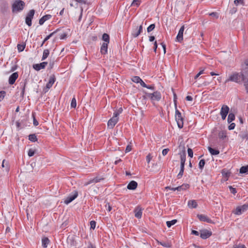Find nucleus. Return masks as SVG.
<instances>
[{
	"mask_svg": "<svg viewBox=\"0 0 248 248\" xmlns=\"http://www.w3.org/2000/svg\"><path fill=\"white\" fill-rule=\"evenodd\" d=\"M141 3V0H133L131 6L138 7Z\"/></svg>",
	"mask_w": 248,
	"mask_h": 248,
	"instance_id": "72a5a7b5",
	"label": "nucleus"
},
{
	"mask_svg": "<svg viewBox=\"0 0 248 248\" xmlns=\"http://www.w3.org/2000/svg\"><path fill=\"white\" fill-rule=\"evenodd\" d=\"M28 155L30 157L34 155V151L30 149L28 151Z\"/></svg>",
	"mask_w": 248,
	"mask_h": 248,
	"instance_id": "8fccbe9b",
	"label": "nucleus"
},
{
	"mask_svg": "<svg viewBox=\"0 0 248 248\" xmlns=\"http://www.w3.org/2000/svg\"><path fill=\"white\" fill-rule=\"evenodd\" d=\"M139 83H140V85L142 87H146V84L143 81V80L142 79H141V80L140 81Z\"/></svg>",
	"mask_w": 248,
	"mask_h": 248,
	"instance_id": "338daca9",
	"label": "nucleus"
},
{
	"mask_svg": "<svg viewBox=\"0 0 248 248\" xmlns=\"http://www.w3.org/2000/svg\"><path fill=\"white\" fill-rule=\"evenodd\" d=\"M54 64V61L53 60L51 61L50 60L49 62V67L50 69H52Z\"/></svg>",
	"mask_w": 248,
	"mask_h": 248,
	"instance_id": "4d7b16f0",
	"label": "nucleus"
},
{
	"mask_svg": "<svg viewBox=\"0 0 248 248\" xmlns=\"http://www.w3.org/2000/svg\"><path fill=\"white\" fill-rule=\"evenodd\" d=\"M1 166H2V168H4V167H5L6 170H8V169H9L8 164L7 162H6V161H5V159H4L2 161Z\"/></svg>",
	"mask_w": 248,
	"mask_h": 248,
	"instance_id": "58836bf2",
	"label": "nucleus"
},
{
	"mask_svg": "<svg viewBox=\"0 0 248 248\" xmlns=\"http://www.w3.org/2000/svg\"><path fill=\"white\" fill-rule=\"evenodd\" d=\"M177 220L176 219H173L171 221H168L166 222L167 226L168 227L170 228L172 225H174Z\"/></svg>",
	"mask_w": 248,
	"mask_h": 248,
	"instance_id": "cd10ccee",
	"label": "nucleus"
},
{
	"mask_svg": "<svg viewBox=\"0 0 248 248\" xmlns=\"http://www.w3.org/2000/svg\"><path fill=\"white\" fill-rule=\"evenodd\" d=\"M29 140L31 141L35 142L37 140V139L35 134H31L29 136Z\"/></svg>",
	"mask_w": 248,
	"mask_h": 248,
	"instance_id": "c85d7f7f",
	"label": "nucleus"
},
{
	"mask_svg": "<svg viewBox=\"0 0 248 248\" xmlns=\"http://www.w3.org/2000/svg\"><path fill=\"white\" fill-rule=\"evenodd\" d=\"M212 235V232L207 230H202L201 231L200 236L202 238L205 239L209 237Z\"/></svg>",
	"mask_w": 248,
	"mask_h": 248,
	"instance_id": "6e6552de",
	"label": "nucleus"
},
{
	"mask_svg": "<svg viewBox=\"0 0 248 248\" xmlns=\"http://www.w3.org/2000/svg\"><path fill=\"white\" fill-rule=\"evenodd\" d=\"M33 117V124L34 126H37L38 125L39 123L37 120L35 119L34 113H32V114Z\"/></svg>",
	"mask_w": 248,
	"mask_h": 248,
	"instance_id": "79ce46f5",
	"label": "nucleus"
},
{
	"mask_svg": "<svg viewBox=\"0 0 248 248\" xmlns=\"http://www.w3.org/2000/svg\"><path fill=\"white\" fill-rule=\"evenodd\" d=\"M181 162H185L186 161V154L184 153L183 154L181 155L180 156Z\"/></svg>",
	"mask_w": 248,
	"mask_h": 248,
	"instance_id": "49530a36",
	"label": "nucleus"
},
{
	"mask_svg": "<svg viewBox=\"0 0 248 248\" xmlns=\"http://www.w3.org/2000/svg\"><path fill=\"white\" fill-rule=\"evenodd\" d=\"M131 150V146L130 145L127 146L126 149H125V152L128 153L130 152Z\"/></svg>",
	"mask_w": 248,
	"mask_h": 248,
	"instance_id": "0e129e2a",
	"label": "nucleus"
},
{
	"mask_svg": "<svg viewBox=\"0 0 248 248\" xmlns=\"http://www.w3.org/2000/svg\"><path fill=\"white\" fill-rule=\"evenodd\" d=\"M137 186V183L135 181H132L128 184L127 188L130 190H135Z\"/></svg>",
	"mask_w": 248,
	"mask_h": 248,
	"instance_id": "f3484780",
	"label": "nucleus"
},
{
	"mask_svg": "<svg viewBox=\"0 0 248 248\" xmlns=\"http://www.w3.org/2000/svg\"><path fill=\"white\" fill-rule=\"evenodd\" d=\"M240 173H248V165L242 167L240 169Z\"/></svg>",
	"mask_w": 248,
	"mask_h": 248,
	"instance_id": "bb28decb",
	"label": "nucleus"
},
{
	"mask_svg": "<svg viewBox=\"0 0 248 248\" xmlns=\"http://www.w3.org/2000/svg\"><path fill=\"white\" fill-rule=\"evenodd\" d=\"M47 64V62H44L39 64H35L33 65V68L36 71H39L41 69H44Z\"/></svg>",
	"mask_w": 248,
	"mask_h": 248,
	"instance_id": "f8f14e48",
	"label": "nucleus"
},
{
	"mask_svg": "<svg viewBox=\"0 0 248 248\" xmlns=\"http://www.w3.org/2000/svg\"><path fill=\"white\" fill-rule=\"evenodd\" d=\"M187 152L188 156L190 157H192L193 155V152L191 148H188Z\"/></svg>",
	"mask_w": 248,
	"mask_h": 248,
	"instance_id": "09e8293b",
	"label": "nucleus"
},
{
	"mask_svg": "<svg viewBox=\"0 0 248 248\" xmlns=\"http://www.w3.org/2000/svg\"><path fill=\"white\" fill-rule=\"evenodd\" d=\"M192 234H194V235H197V236H198L199 235V232L198 231H197L192 230Z\"/></svg>",
	"mask_w": 248,
	"mask_h": 248,
	"instance_id": "774afa93",
	"label": "nucleus"
},
{
	"mask_svg": "<svg viewBox=\"0 0 248 248\" xmlns=\"http://www.w3.org/2000/svg\"><path fill=\"white\" fill-rule=\"evenodd\" d=\"M229 81L239 84L243 82L246 92L248 93V67L243 68L240 73L234 72L229 75V78L225 80V83Z\"/></svg>",
	"mask_w": 248,
	"mask_h": 248,
	"instance_id": "f257e3e1",
	"label": "nucleus"
},
{
	"mask_svg": "<svg viewBox=\"0 0 248 248\" xmlns=\"http://www.w3.org/2000/svg\"><path fill=\"white\" fill-rule=\"evenodd\" d=\"M208 149L212 155H217L219 154V151L218 150L213 149L211 147H208Z\"/></svg>",
	"mask_w": 248,
	"mask_h": 248,
	"instance_id": "5701e85b",
	"label": "nucleus"
},
{
	"mask_svg": "<svg viewBox=\"0 0 248 248\" xmlns=\"http://www.w3.org/2000/svg\"><path fill=\"white\" fill-rule=\"evenodd\" d=\"M185 30L184 25L182 26L177 35L176 39L179 42H181L183 40V33Z\"/></svg>",
	"mask_w": 248,
	"mask_h": 248,
	"instance_id": "2eb2a0df",
	"label": "nucleus"
},
{
	"mask_svg": "<svg viewBox=\"0 0 248 248\" xmlns=\"http://www.w3.org/2000/svg\"><path fill=\"white\" fill-rule=\"evenodd\" d=\"M169 151V149H168V148L163 149L162 151V152L163 155H164V156L168 154Z\"/></svg>",
	"mask_w": 248,
	"mask_h": 248,
	"instance_id": "6e6d98bb",
	"label": "nucleus"
},
{
	"mask_svg": "<svg viewBox=\"0 0 248 248\" xmlns=\"http://www.w3.org/2000/svg\"><path fill=\"white\" fill-rule=\"evenodd\" d=\"M147 96L153 101H159L161 97L160 93L157 91L153 93H147Z\"/></svg>",
	"mask_w": 248,
	"mask_h": 248,
	"instance_id": "0eeeda50",
	"label": "nucleus"
},
{
	"mask_svg": "<svg viewBox=\"0 0 248 248\" xmlns=\"http://www.w3.org/2000/svg\"><path fill=\"white\" fill-rule=\"evenodd\" d=\"M187 205L189 208H195L197 206V202L195 200L189 201Z\"/></svg>",
	"mask_w": 248,
	"mask_h": 248,
	"instance_id": "4be33fe9",
	"label": "nucleus"
},
{
	"mask_svg": "<svg viewBox=\"0 0 248 248\" xmlns=\"http://www.w3.org/2000/svg\"><path fill=\"white\" fill-rule=\"evenodd\" d=\"M204 70H201L195 76V79H196L201 75L203 73Z\"/></svg>",
	"mask_w": 248,
	"mask_h": 248,
	"instance_id": "864d4df0",
	"label": "nucleus"
},
{
	"mask_svg": "<svg viewBox=\"0 0 248 248\" xmlns=\"http://www.w3.org/2000/svg\"><path fill=\"white\" fill-rule=\"evenodd\" d=\"M234 3L236 5H238L239 4H244L243 0H235Z\"/></svg>",
	"mask_w": 248,
	"mask_h": 248,
	"instance_id": "a18cd8bd",
	"label": "nucleus"
},
{
	"mask_svg": "<svg viewBox=\"0 0 248 248\" xmlns=\"http://www.w3.org/2000/svg\"><path fill=\"white\" fill-rule=\"evenodd\" d=\"M248 210V203L245 204L242 206H237L235 210L232 212L237 215L242 214L243 213Z\"/></svg>",
	"mask_w": 248,
	"mask_h": 248,
	"instance_id": "20e7f679",
	"label": "nucleus"
},
{
	"mask_svg": "<svg viewBox=\"0 0 248 248\" xmlns=\"http://www.w3.org/2000/svg\"><path fill=\"white\" fill-rule=\"evenodd\" d=\"M236 11H237V9L236 8L233 7L230 10V14L232 15V14L235 13L236 12Z\"/></svg>",
	"mask_w": 248,
	"mask_h": 248,
	"instance_id": "052dcab7",
	"label": "nucleus"
},
{
	"mask_svg": "<svg viewBox=\"0 0 248 248\" xmlns=\"http://www.w3.org/2000/svg\"><path fill=\"white\" fill-rule=\"evenodd\" d=\"M184 169L180 168V170L177 175V177L178 179L181 178L182 177V176H183V173H184Z\"/></svg>",
	"mask_w": 248,
	"mask_h": 248,
	"instance_id": "de8ad7c7",
	"label": "nucleus"
},
{
	"mask_svg": "<svg viewBox=\"0 0 248 248\" xmlns=\"http://www.w3.org/2000/svg\"><path fill=\"white\" fill-rule=\"evenodd\" d=\"M218 137L220 139H224L226 137V134L225 131H222L219 132L218 133Z\"/></svg>",
	"mask_w": 248,
	"mask_h": 248,
	"instance_id": "473e14b6",
	"label": "nucleus"
},
{
	"mask_svg": "<svg viewBox=\"0 0 248 248\" xmlns=\"http://www.w3.org/2000/svg\"><path fill=\"white\" fill-rule=\"evenodd\" d=\"M189 185L184 184L180 186L175 187V189H177V191H180L182 190H186V189H188L189 188Z\"/></svg>",
	"mask_w": 248,
	"mask_h": 248,
	"instance_id": "412c9836",
	"label": "nucleus"
},
{
	"mask_svg": "<svg viewBox=\"0 0 248 248\" xmlns=\"http://www.w3.org/2000/svg\"><path fill=\"white\" fill-rule=\"evenodd\" d=\"M140 31L138 30L136 31H133L132 34L134 37H137L140 34Z\"/></svg>",
	"mask_w": 248,
	"mask_h": 248,
	"instance_id": "37998d69",
	"label": "nucleus"
},
{
	"mask_svg": "<svg viewBox=\"0 0 248 248\" xmlns=\"http://www.w3.org/2000/svg\"><path fill=\"white\" fill-rule=\"evenodd\" d=\"M105 207L108 211L110 212L111 211V207L108 203L106 204Z\"/></svg>",
	"mask_w": 248,
	"mask_h": 248,
	"instance_id": "5fc2aeb1",
	"label": "nucleus"
},
{
	"mask_svg": "<svg viewBox=\"0 0 248 248\" xmlns=\"http://www.w3.org/2000/svg\"><path fill=\"white\" fill-rule=\"evenodd\" d=\"M119 118L112 117L108 122V128L112 129L118 122Z\"/></svg>",
	"mask_w": 248,
	"mask_h": 248,
	"instance_id": "1a4fd4ad",
	"label": "nucleus"
},
{
	"mask_svg": "<svg viewBox=\"0 0 248 248\" xmlns=\"http://www.w3.org/2000/svg\"><path fill=\"white\" fill-rule=\"evenodd\" d=\"M102 40L105 41L104 43H109V36L107 33H104L102 35Z\"/></svg>",
	"mask_w": 248,
	"mask_h": 248,
	"instance_id": "393cba45",
	"label": "nucleus"
},
{
	"mask_svg": "<svg viewBox=\"0 0 248 248\" xmlns=\"http://www.w3.org/2000/svg\"><path fill=\"white\" fill-rule=\"evenodd\" d=\"M229 188L231 190V193L234 194L236 193V190L235 188H233L232 186H229Z\"/></svg>",
	"mask_w": 248,
	"mask_h": 248,
	"instance_id": "13d9d810",
	"label": "nucleus"
},
{
	"mask_svg": "<svg viewBox=\"0 0 248 248\" xmlns=\"http://www.w3.org/2000/svg\"><path fill=\"white\" fill-rule=\"evenodd\" d=\"M100 181V179L97 178H93L92 180H91L90 181H89L88 182L86 183V184H85V186H87L91 183H97V182H99Z\"/></svg>",
	"mask_w": 248,
	"mask_h": 248,
	"instance_id": "2f4dec72",
	"label": "nucleus"
},
{
	"mask_svg": "<svg viewBox=\"0 0 248 248\" xmlns=\"http://www.w3.org/2000/svg\"><path fill=\"white\" fill-rule=\"evenodd\" d=\"M108 44L107 43H103L102 44L100 48V52L102 54L105 55L108 53Z\"/></svg>",
	"mask_w": 248,
	"mask_h": 248,
	"instance_id": "dca6fc26",
	"label": "nucleus"
},
{
	"mask_svg": "<svg viewBox=\"0 0 248 248\" xmlns=\"http://www.w3.org/2000/svg\"><path fill=\"white\" fill-rule=\"evenodd\" d=\"M155 28V25L154 24H152L150 25L147 29V31L148 32H149L152 31Z\"/></svg>",
	"mask_w": 248,
	"mask_h": 248,
	"instance_id": "ea45409f",
	"label": "nucleus"
},
{
	"mask_svg": "<svg viewBox=\"0 0 248 248\" xmlns=\"http://www.w3.org/2000/svg\"><path fill=\"white\" fill-rule=\"evenodd\" d=\"M197 217L201 221L206 222L207 223H212L213 222L207 216L203 214H200L197 215Z\"/></svg>",
	"mask_w": 248,
	"mask_h": 248,
	"instance_id": "9d476101",
	"label": "nucleus"
},
{
	"mask_svg": "<svg viewBox=\"0 0 248 248\" xmlns=\"http://www.w3.org/2000/svg\"><path fill=\"white\" fill-rule=\"evenodd\" d=\"M204 165H205V160L204 159L201 160L199 163V168L202 170L204 167Z\"/></svg>",
	"mask_w": 248,
	"mask_h": 248,
	"instance_id": "e433bc0d",
	"label": "nucleus"
},
{
	"mask_svg": "<svg viewBox=\"0 0 248 248\" xmlns=\"http://www.w3.org/2000/svg\"><path fill=\"white\" fill-rule=\"evenodd\" d=\"M91 229H94L96 226V222L92 220L90 222Z\"/></svg>",
	"mask_w": 248,
	"mask_h": 248,
	"instance_id": "c03bdc74",
	"label": "nucleus"
},
{
	"mask_svg": "<svg viewBox=\"0 0 248 248\" xmlns=\"http://www.w3.org/2000/svg\"><path fill=\"white\" fill-rule=\"evenodd\" d=\"M141 79L138 76H135L132 78V81L137 83H139L141 80Z\"/></svg>",
	"mask_w": 248,
	"mask_h": 248,
	"instance_id": "c9c22d12",
	"label": "nucleus"
},
{
	"mask_svg": "<svg viewBox=\"0 0 248 248\" xmlns=\"http://www.w3.org/2000/svg\"><path fill=\"white\" fill-rule=\"evenodd\" d=\"M175 120L177 122V125L179 128L183 127V118L182 117L181 112L175 107Z\"/></svg>",
	"mask_w": 248,
	"mask_h": 248,
	"instance_id": "7ed1b4c3",
	"label": "nucleus"
},
{
	"mask_svg": "<svg viewBox=\"0 0 248 248\" xmlns=\"http://www.w3.org/2000/svg\"><path fill=\"white\" fill-rule=\"evenodd\" d=\"M35 13V11L33 9L31 10L29 13L27 14L25 19V22L26 24L29 27L31 26L32 23L31 20L33 17Z\"/></svg>",
	"mask_w": 248,
	"mask_h": 248,
	"instance_id": "423d86ee",
	"label": "nucleus"
},
{
	"mask_svg": "<svg viewBox=\"0 0 248 248\" xmlns=\"http://www.w3.org/2000/svg\"><path fill=\"white\" fill-rule=\"evenodd\" d=\"M51 17V16L50 15H46L43 16L42 18H41L39 19V24L41 25H43L46 21L49 20V19H50Z\"/></svg>",
	"mask_w": 248,
	"mask_h": 248,
	"instance_id": "a211bd4d",
	"label": "nucleus"
},
{
	"mask_svg": "<svg viewBox=\"0 0 248 248\" xmlns=\"http://www.w3.org/2000/svg\"><path fill=\"white\" fill-rule=\"evenodd\" d=\"M78 196L77 191H74L67 196L64 201V203L68 204L74 200Z\"/></svg>",
	"mask_w": 248,
	"mask_h": 248,
	"instance_id": "39448f33",
	"label": "nucleus"
},
{
	"mask_svg": "<svg viewBox=\"0 0 248 248\" xmlns=\"http://www.w3.org/2000/svg\"><path fill=\"white\" fill-rule=\"evenodd\" d=\"M229 111V108L228 106L223 105L221 108L220 114L227 115Z\"/></svg>",
	"mask_w": 248,
	"mask_h": 248,
	"instance_id": "aec40b11",
	"label": "nucleus"
},
{
	"mask_svg": "<svg viewBox=\"0 0 248 248\" xmlns=\"http://www.w3.org/2000/svg\"><path fill=\"white\" fill-rule=\"evenodd\" d=\"M234 119H235V115H234V114L233 113H229V114L228 115V119H227L228 123H231Z\"/></svg>",
	"mask_w": 248,
	"mask_h": 248,
	"instance_id": "a878e982",
	"label": "nucleus"
},
{
	"mask_svg": "<svg viewBox=\"0 0 248 248\" xmlns=\"http://www.w3.org/2000/svg\"><path fill=\"white\" fill-rule=\"evenodd\" d=\"M151 158H152V157L150 155H148L146 156V160H147V162L148 163H149L150 162Z\"/></svg>",
	"mask_w": 248,
	"mask_h": 248,
	"instance_id": "69168bd1",
	"label": "nucleus"
},
{
	"mask_svg": "<svg viewBox=\"0 0 248 248\" xmlns=\"http://www.w3.org/2000/svg\"><path fill=\"white\" fill-rule=\"evenodd\" d=\"M235 126V124L234 123H231L228 126V129L229 130H232L234 128Z\"/></svg>",
	"mask_w": 248,
	"mask_h": 248,
	"instance_id": "603ef678",
	"label": "nucleus"
},
{
	"mask_svg": "<svg viewBox=\"0 0 248 248\" xmlns=\"http://www.w3.org/2000/svg\"><path fill=\"white\" fill-rule=\"evenodd\" d=\"M25 2L21 0H15L12 4V12L17 13L23 10L25 7Z\"/></svg>",
	"mask_w": 248,
	"mask_h": 248,
	"instance_id": "f03ea898",
	"label": "nucleus"
},
{
	"mask_svg": "<svg viewBox=\"0 0 248 248\" xmlns=\"http://www.w3.org/2000/svg\"><path fill=\"white\" fill-rule=\"evenodd\" d=\"M159 244L164 247L170 248L171 247V244L169 242H159Z\"/></svg>",
	"mask_w": 248,
	"mask_h": 248,
	"instance_id": "4c0bfd02",
	"label": "nucleus"
},
{
	"mask_svg": "<svg viewBox=\"0 0 248 248\" xmlns=\"http://www.w3.org/2000/svg\"><path fill=\"white\" fill-rule=\"evenodd\" d=\"M49 54V50L48 49H45L43 51L42 61L46 60Z\"/></svg>",
	"mask_w": 248,
	"mask_h": 248,
	"instance_id": "b1692460",
	"label": "nucleus"
},
{
	"mask_svg": "<svg viewBox=\"0 0 248 248\" xmlns=\"http://www.w3.org/2000/svg\"><path fill=\"white\" fill-rule=\"evenodd\" d=\"M209 16L215 17L216 18L218 17V14L217 12H212L209 14Z\"/></svg>",
	"mask_w": 248,
	"mask_h": 248,
	"instance_id": "3c124183",
	"label": "nucleus"
},
{
	"mask_svg": "<svg viewBox=\"0 0 248 248\" xmlns=\"http://www.w3.org/2000/svg\"><path fill=\"white\" fill-rule=\"evenodd\" d=\"M120 113L118 111H116L113 113V116L112 117L115 118H119L118 116L119 115Z\"/></svg>",
	"mask_w": 248,
	"mask_h": 248,
	"instance_id": "bf43d9fd",
	"label": "nucleus"
},
{
	"mask_svg": "<svg viewBox=\"0 0 248 248\" xmlns=\"http://www.w3.org/2000/svg\"><path fill=\"white\" fill-rule=\"evenodd\" d=\"M234 248H247L244 245H236L234 247Z\"/></svg>",
	"mask_w": 248,
	"mask_h": 248,
	"instance_id": "680f3d73",
	"label": "nucleus"
},
{
	"mask_svg": "<svg viewBox=\"0 0 248 248\" xmlns=\"http://www.w3.org/2000/svg\"><path fill=\"white\" fill-rule=\"evenodd\" d=\"M142 210L143 209L140 206L136 207L134 211L135 217L137 218H140L142 217Z\"/></svg>",
	"mask_w": 248,
	"mask_h": 248,
	"instance_id": "9b49d317",
	"label": "nucleus"
},
{
	"mask_svg": "<svg viewBox=\"0 0 248 248\" xmlns=\"http://www.w3.org/2000/svg\"><path fill=\"white\" fill-rule=\"evenodd\" d=\"M76 106H77L76 99L75 97H74L71 100L70 107L71 108H76Z\"/></svg>",
	"mask_w": 248,
	"mask_h": 248,
	"instance_id": "c756f323",
	"label": "nucleus"
},
{
	"mask_svg": "<svg viewBox=\"0 0 248 248\" xmlns=\"http://www.w3.org/2000/svg\"><path fill=\"white\" fill-rule=\"evenodd\" d=\"M25 48V44H18L17 45V49L19 52H21L24 50Z\"/></svg>",
	"mask_w": 248,
	"mask_h": 248,
	"instance_id": "f704fd0d",
	"label": "nucleus"
},
{
	"mask_svg": "<svg viewBox=\"0 0 248 248\" xmlns=\"http://www.w3.org/2000/svg\"><path fill=\"white\" fill-rule=\"evenodd\" d=\"M49 243H50V241L47 237H44L42 238V247L44 248H47V245L49 244Z\"/></svg>",
	"mask_w": 248,
	"mask_h": 248,
	"instance_id": "6ab92c4d",
	"label": "nucleus"
},
{
	"mask_svg": "<svg viewBox=\"0 0 248 248\" xmlns=\"http://www.w3.org/2000/svg\"><path fill=\"white\" fill-rule=\"evenodd\" d=\"M6 93L4 91L0 92V101H2Z\"/></svg>",
	"mask_w": 248,
	"mask_h": 248,
	"instance_id": "a19ab883",
	"label": "nucleus"
},
{
	"mask_svg": "<svg viewBox=\"0 0 248 248\" xmlns=\"http://www.w3.org/2000/svg\"><path fill=\"white\" fill-rule=\"evenodd\" d=\"M56 32V31H54L53 32H52L51 33H50V34H49L48 35H47L45 38V39L44 40L43 42H42L41 45V46H42L44 45V44L45 43V42H46V41H47L48 39H50V38L51 37H52L53 36V35Z\"/></svg>",
	"mask_w": 248,
	"mask_h": 248,
	"instance_id": "7c9ffc66",
	"label": "nucleus"
},
{
	"mask_svg": "<svg viewBox=\"0 0 248 248\" xmlns=\"http://www.w3.org/2000/svg\"><path fill=\"white\" fill-rule=\"evenodd\" d=\"M154 51L155 52H156V49L157 48V42L156 41H155L154 42Z\"/></svg>",
	"mask_w": 248,
	"mask_h": 248,
	"instance_id": "e2e57ef3",
	"label": "nucleus"
},
{
	"mask_svg": "<svg viewBox=\"0 0 248 248\" xmlns=\"http://www.w3.org/2000/svg\"><path fill=\"white\" fill-rule=\"evenodd\" d=\"M55 81V78L54 75H52L50 77L49 81L48 83L46 85V90L45 91L46 92H47L52 86V85L54 84V83Z\"/></svg>",
	"mask_w": 248,
	"mask_h": 248,
	"instance_id": "4468645a",
	"label": "nucleus"
},
{
	"mask_svg": "<svg viewBox=\"0 0 248 248\" xmlns=\"http://www.w3.org/2000/svg\"><path fill=\"white\" fill-rule=\"evenodd\" d=\"M18 77V74L17 72L13 73L9 78L8 82L9 84H14Z\"/></svg>",
	"mask_w": 248,
	"mask_h": 248,
	"instance_id": "ddd939ff",
	"label": "nucleus"
}]
</instances>
